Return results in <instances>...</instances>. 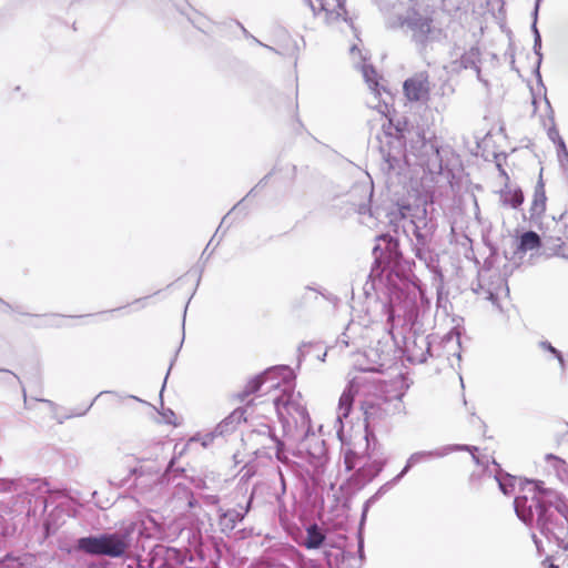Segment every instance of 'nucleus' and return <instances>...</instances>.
Segmentation results:
<instances>
[{"mask_svg":"<svg viewBox=\"0 0 568 568\" xmlns=\"http://www.w3.org/2000/svg\"><path fill=\"white\" fill-rule=\"evenodd\" d=\"M541 245L540 236L534 232H525L519 240L518 252L526 253L539 248Z\"/></svg>","mask_w":568,"mask_h":568,"instance_id":"26","label":"nucleus"},{"mask_svg":"<svg viewBox=\"0 0 568 568\" xmlns=\"http://www.w3.org/2000/svg\"><path fill=\"white\" fill-rule=\"evenodd\" d=\"M381 342L376 346L353 354V365L361 372H382L389 362V353Z\"/></svg>","mask_w":568,"mask_h":568,"instance_id":"11","label":"nucleus"},{"mask_svg":"<svg viewBox=\"0 0 568 568\" xmlns=\"http://www.w3.org/2000/svg\"><path fill=\"white\" fill-rule=\"evenodd\" d=\"M385 464L386 459L383 452H379L376 447L363 455L352 449L346 450L344 455L346 470L357 468V480L362 485L372 481L383 470Z\"/></svg>","mask_w":568,"mask_h":568,"instance_id":"7","label":"nucleus"},{"mask_svg":"<svg viewBox=\"0 0 568 568\" xmlns=\"http://www.w3.org/2000/svg\"><path fill=\"white\" fill-rule=\"evenodd\" d=\"M499 199L504 206L517 209L524 202V194L520 189H510L506 186L500 191Z\"/></svg>","mask_w":568,"mask_h":568,"instance_id":"23","label":"nucleus"},{"mask_svg":"<svg viewBox=\"0 0 568 568\" xmlns=\"http://www.w3.org/2000/svg\"><path fill=\"white\" fill-rule=\"evenodd\" d=\"M442 342L445 348L449 347L450 344L459 346L460 335L456 329H453L443 338Z\"/></svg>","mask_w":568,"mask_h":568,"instance_id":"32","label":"nucleus"},{"mask_svg":"<svg viewBox=\"0 0 568 568\" xmlns=\"http://www.w3.org/2000/svg\"><path fill=\"white\" fill-rule=\"evenodd\" d=\"M399 480H395V477L387 481L386 484H384L378 490L377 493L366 503V506H365V510L364 513H366V508L368 506V504L373 500V499H376L378 496H381L382 494L386 493L388 489H390L395 484H397ZM363 516H365V514H363Z\"/></svg>","mask_w":568,"mask_h":568,"instance_id":"35","label":"nucleus"},{"mask_svg":"<svg viewBox=\"0 0 568 568\" xmlns=\"http://www.w3.org/2000/svg\"><path fill=\"white\" fill-rule=\"evenodd\" d=\"M534 541L536 546L539 548V540L537 539L536 535H532Z\"/></svg>","mask_w":568,"mask_h":568,"instance_id":"46","label":"nucleus"},{"mask_svg":"<svg viewBox=\"0 0 568 568\" xmlns=\"http://www.w3.org/2000/svg\"><path fill=\"white\" fill-rule=\"evenodd\" d=\"M131 547L129 530L103 532L95 536L81 537L75 548L91 556L121 558Z\"/></svg>","mask_w":568,"mask_h":568,"instance_id":"6","label":"nucleus"},{"mask_svg":"<svg viewBox=\"0 0 568 568\" xmlns=\"http://www.w3.org/2000/svg\"><path fill=\"white\" fill-rule=\"evenodd\" d=\"M252 497L247 501L244 511L241 513L236 509H229L222 513L219 517V526L223 534H230L236 527L237 523L242 521L245 515L250 511Z\"/></svg>","mask_w":568,"mask_h":568,"instance_id":"20","label":"nucleus"},{"mask_svg":"<svg viewBox=\"0 0 568 568\" xmlns=\"http://www.w3.org/2000/svg\"><path fill=\"white\" fill-rule=\"evenodd\" d=\"M4 568H41L33 555L23 554L20 557L7 556L2 561Z\"/></svg>","mask_w":568,"mask_h":568,"instance_id":"22","label":"nucleus"},{"mask_svg":"<svg viewBox=\"0 0 568 568\" xmlns=\"http://www.w3.org/2000/svg\"><path fill=\"white\" fill-rule=\"evenodd\" d=\"M365 440H367V444H366V446H367V452H371L372 449H369L368 437H365Z\"/></svg>","mask_w":568,"mask_h":568,"instance_id":"49","label":"nucleus"},{"mask_svg":"<svg viewBox=\"0 0 568 568\" xmlns=\"http://www.w3.org/2000/svg\"><path fill=\"white\" fill-rule=\"evenodd\" d=\"M93 403H95V399H92V403H90L88 408L83 413H81L80 415H84L90 409V407L93 406Z\"/></svg>","mask_w":568,"mask_h":568,"instance_id":"44","label":"nucleus"},{"mask_svg":"<svg viewBox=\"0 0 568 568\" xmlns=\"http://www.w3.org/2000/svg\"><path fill=\"white\" fill-rule=\"evenodd\" d=\"M349 51L355 65L361 69L363 78L365 82L368 84L369 89L373 92L379 94V84L377 81V73L375 69L372 65L365 63L366 58L362 54V51L358 49L356 44L352 45Z\"/></svg>","mask_w":568,"mask_h":568,"instance_id":"18","label":"nucleus"},{"mask_svg":"<svg viewBox=\"0 0 568 568\" xmlns=\"http://www.w3.org/2000/svg\"><path fill=\"white\" fill-rule=\"evenodd\" d=\"M455 450H469V452H473V450H477V448L476 447L466 446V445H448V446L436 448L434 450L416 452V453L412 454L408 457L405 467L395 477V480H400L408 473V470L413 466H415V465H417L419 463L429 460V459L445 457V456H447L448 454H450V453H453Z\"/></svg>","mask_w":568,"mask_h":568,"instance_id":"13","label":"nucleus"},{"mask_svg":"<svg viewBox=\"0 0 568 568\" xmlns=\"http://www.w3.org/2000/svg\"><path fill=\"white\" fill-rule=\"evenodd\" d=\"M540 346H541L544 349H546V351H548V352L552 353V354L557 357V359H558V362H559V364H560L561 368H565V361H564L562 354H561L557 348H555V347H554L550 343H548V342H541V343H540Z\"/></svg>","mask_w":568,"mask_h":568,"instance_id":"34","label":"nucleus"},{"mask_svg":"<svg viewBox=\"0 0 568 568\" xmlns=\"http://www.w3.org/2000/svg\"><path fill=\"white\" fill-rule=\"evenodd\" d=\"M244 412L235 409L226 418H224L215 428L214 434L217 436H224L235 430L236 426L244 419Z\"/></svg>","mask_w":568,"mask_h":568,"instance_id":"21","label":"nucleus"},{"mask_svg":"<svg viewBox=\"0 0 568 568\" xmlns=\"http://www.w3.org/2000/svg\"><path fill=\"white\" fill-rule=\"evenodd\" d=\"M362 408L364 410L365 419L368 423L374 422L375 419L381 417V415L378 413V408L374 403L365 400L362 404Z\"/></svg>","mask_w":568,"mask_h":568,"instance_id":"30","label":"nucleus"},{"mask_svg":"<svg viewBox=\"0 0 568 568\" xmlns=\"http://www.w3.org/2000/svg\"><path fill=\"white\" fill-rule=\"evenodd\" d=\"M292 379L283 382L281 394L273 396V406L287 436L304 430L311 424L302 395L291 387Z\"/></svg>","mask_w":568,"mask_h":568,"instance_id":"5","label":"nucleus"},{"mask_svg":"<svg viewBox=\"0 0 568 568\" xmlns=\"http://www.w3.org/2000/svg\"><path fill=\"white\" fill-rule=\"evenodd\" d=\"M539 3H540V0H537L536 6H535V18L538 17Z\"/></svg>","mask_w":568,"mask_h":568,"instance_id":"42","label":"nucleus"},{"mask_svg":"<svg viewBox=\"0 0 568 568\" xmlns=\"http://www.w3.org/2000/svg\"><path fill=\"white\" fill-rule=\"evenodd\" d=\"M407 144L402 155L400 151L393 153L382 148L381 152L385 161L386 170L395 174H402L405 166L419 165L430 173L442 171V158L436 138L417 128L407 132Z\"/></svg>","mask_w":568,"mask_h":568,"instance_id":"2","label":"nucleus"},{"mask_svg":"<svg viewBox=\"0 0 568 568\" xmlns=\"http://www.w3.org/2000/svg\"><path fill=\"white\" fill-rule=\"evenodd\" d=\"M547 458H548V459H555L556 462H558V463H562V464H564V462H562L561 459H558L557 457H555V456H552V455H548V456H547Z\"/></svg>","mask_w":568,"mask_h":568,"instance_id":"43","label":"nucleus"},{"mask_svg":"<svg viewBox=\"0 0 568 568\" xmlns=\"http://www.w3.org/2000/svg\"><path fill=\"white\" fill-rule=\"evenodd\" d=\"M180 12L187 18V20L197 28L200 27V13L193 10L190 6L185 4L179 8Z\"/></svg>","mask_w":568,"mask_h":568,"instance_id":"31","label":"nucleus"},{"mask_svg":"<svg viewBox=\"0 0 568 568\" xmlns=\"http://www.w3.org/2000/svg\"><path fill=\"white\" fill-rule=\"evenodd\" d=\"M547 568H558L555 564L550 562Z\"/></svg>","mask_w":568,"mask_h":568,"instance_id":"48","label":"nucleus"},{"mask_svg":"<svg viewBox=\"0 0 568 568\" xmlns=\"http://www.w3.org/2000/svg\"><path fill=\"white\" fill-rule=\"evenodd\" d=\"M356 328V325L355 324H351L347 328H346V332H344L342 334V337L338 338L337 341V344L335 347H338V348H343V347H347L348 344H349V341H348V337H349V334L353 333Z\"/></svg>","mask_w":568,"mask_h":568,"instance_id":"33","label":"nucleus"},{"mask_svg":"<svg viewBox=\"0 0 568 568\" xmlns=\"http://www.w3.org/2000/svg\"><path fill=\"white\" fill-rule=\"evenodd\" d=\"M534 16V22H532V26H531V30L534 32V52L535 54L537 55V63L540 64L541 62V59H542V54L540 52L541 50V37H540V33L537 29V17L535 18V13L532 14Z\"/></svg>","mask_w":568,"mask_h":568,"instance_id":"29","label":"nucleus"},{"mask_svg":"<svg viewBox=\"0 0 568 568\" xmlns=\"http://www.w3.org/2000/svg\"><path fill=\"white\" fill-rule=\"evenodd\" d=\"M252 39H253L256 43H258V44H261V45H264L263 43H261V42L258 41V39H256V38H254V37H252Z\"/></svg>","mask_w":568,"mask_h":568,"instance_id":"50","label":"nucleus"},{"mask_svg":"<svg viewBox=\"0 0 568 568\" xmlns=\"http://www.w3.org/2000/svg\"><path fill=\"white\" fill-rule=\"evenodd\" d=\"M528 494L515 498V511L519 519L535 526L542 536L557 545L568 548V506L561 495L544 487L542 481H528Z\"/></svg>","mask_w":568,"mask_h":568,"instance_id":"1","label":"nucleus"},{"mask_svg":"<svg viewBox=\"0 0 568 568\" xmlns=\"http://www.w3.org/2000/svg\"><path fill=\"white\" fill-rule=\"evenodd\" d=\"M496 480L498 483L499 489L505 495H510L511 493H514L515 485H516V481H517V479L515 477L506 474L504 476H497Z\"/></svg>","mask_w":568,"mask_h":568,"instance_id":"28","label":"nucleus"},{"mask_svg":"<svg viewBox=\"0 0 568 568\" xmlns=\"http://www.w3.org/2000/svg\"><path fill=\"white\" fill-rule=\"evenodd\" d=\"M93 403H95V399H92V403H90L88 408L83 413H81L80 415H84L90 409V407L93 406Z\"/></svg>","mask_w":568,"mask_h":568,"instance_id":"45","label":"nucleus"},{"mask_svg":"<svg viewBox=\"0 0 568 568\" xmlns=\"http://www.w3.org/2000/svg\"><path fill=\"white\" fill-rule=\"evenodd\" d=\"M18 481L14 479H0V491H12L17 490Z\"/></svg>","mask_w":568,"mask_h":568,"instance_id":"36","label":"nucleus"},{"mask_svg":"<svg viewBox=\"0 0 568 568\" xmlns=\"http://www.w3.org/2000/svg\"><path fill=\"white\" fill-rule=\"evenodd\" d=\"M294 378V373L288 366H276L268 368L262 375H258L247 382L240 394L241 400H244L251 394L260 390L263 385L270 383L267 390H280L281 382H287Z\"/></svg>","mask_w":568,"mask_h":568,"instance_id":"10","label":"nucleus"},{"mask_svg":"<svg viewBox=\"0 0 568 568\" xmlns=\"http://www.w3.org/2000/svg\"><path fill=\"white\" fill-rule=\"evenodd\" d=\"M402 27L407 28L417 45H426L443 37V30L433 24V19L416 9H409L406 12L402 18Z\"/></svg>","mask_w":568,"mask_h":568,"instance_id":"8","label":"nucleus"},{"mask_svg":"<svg viewBox=\"0 0 568 568\" xmlns=\"http://www.w3.org/2000/svg\"><path fill=\"white\" fill-rule=\"evenodd\" d=\"M346 0H305L313 14L322 19L327 24L346 23L354 29L353 21L348 17L345 7Z\"/></svg>","mask_w":568,"mask_h":568,"instance_id":"9","label":"nucleus"},{"mask_svg":"<svg viewBox=\"0 0 568 568\" xmlns=\"http://www.w3.org/2000/svg\"><path fill=\"white\" fill-rule=\"evenodd\" d=\"M325 540V536L317 525H311L306 530V538L303 545L307 549H317Z\"/></svg>","mask_w":568,"mask_h":568,"instance_id":"25","label":"nucleus"},{"mask_svg":"<svg viewBox=\"0 0 568 568\" xmlns=\"http://www.w3.org/2000/svg\"><path fill=\"white\" fill-rule=\"evenodd\" d=\"M290 437L297 440L300 449L306 452L313 459L321 460L325 456V442L313 432L311 424L304 430L293 433Z\"/></svg>","mask_w":568,"mask_h":568,"instance_id":"14","label":"nucleus"},{"mask_svg":"<svg viewBox=\"0 0 568 568\" xmlns=\"http://www.w3.org/2000/svg\"><path fill=\"white\" fill-rule=\"evenodd\" d=\"M480 51L477 47H471L466 51L459 60L452 61L447 69L452 72H459L464 69H475L478 79H480V70L478 67Z\"/></svg>","mask_w":568,"mask_h":568,"instance_id":"19","label":"nucleus"},{"mask_svg":"<svg viewBox=\"0 0 568 568\" xmlns=\"http://www.w3.org/2000/svg\"><path fill=\"white\" fill-rule=\"evenodd\" d=\"M348 196V202L355 212L361 215L369 213L373 196V184L369 182L358 183L353 186Z\"/></svg>","mask_w":568,"mask_h":568,"instance_id":"15","label":"nucleus"},{"mask_svg":"<svg viewBox=\"0 0 568 568\" xmlns=\"http://www.w3.org/2000/svg\"><path fill=\"white\" fill-rule=\"evenodd\" d=\"M404 92L409 101L426 102L429 98V82L425 73H418L404 82Z\"/></svg>","mask_w":568,"mask_h":568,"instance_id":"17","label":"nucleus"},{"mask_svg":"<svg viewBox=\"0 0 568 568\" xmlns=\"http://www.w3.org/2000/svg\"><path fill=\"white\" fill-rule=\"evenodd\" d=\"M23 403L27 405V396L24 395Z\"/></svg>","mask_w":568,"mask_h":568,"instance_id":"51","label":"nucleus"},{"mask_svg":"<svg viewBox=\"0 0 568 568\" xmlns=\"http://www.w3.org/2000/svg\"><path fill=\"white\" fill-rule=\"evenodd\" d=\"M546 209V194L544 184L539 182L534 192V199L530 206L531 216H539L545 212Z\"/></svg>","mask_w":568,"mask_h":568,"instance_id":"24","label":"nucleus"},{"mask_svg":"<svg viewBox=\"0 0 568 568\" xmlns=\"http://www.w3.org/2000/svg\"><path fill=\"white\" fill-rule=\"evenodd\" d=\"M272 440L276 444V458L281 462H284L285 457L283 455L284 444L278 438L272 435Z\"/></svg>","mask_w":568,"mask_h":568,"instance_id":"37","label":"nucleus"},{"mask_svg":"<svg viewBox=\"0 0 568 568\" xmlns=\"http://www.w3.org/2000/svg\"><path fill=\"white\" fill-rule=\"evenodd\" d=\"M37 400L45 403L47 405H49V407L51 409H55L57 408V405L53 402L49 400V399L37 398Z\"/></svg>","mask_w":568,"mask_h":568,"instance_id":"40","label":"nucleus"},{"mask_svg":"<svg viewBox=\"0 0 568 568\" xmlns=\"http://www.w3.org/2000/svg\"><path fill=\"white\" fill-rule=\"evenodd\" d=\"M377 242L373 250L375 261L385 268L392 270L397 266L402 257L398 240L390 234H382L377 236Z\"/></svg>","mask_w":568,"mask_h":568,"instance_id":"12","label":"nucleus"},{"mask_svg":"<svg viewBox=\"0 0 568 568\" xmlns=\"http://www.w3.org/2000/svg\"><path fill=\"white\" fill-rule=\"evenodd\" d=\"M556 143H557L558 158L559 159H561V156L567 158L568 152H567L566 144H565L564 140L561 138H558Z\"/></svg>","mask_w":568,"mask_h":568,"instance_id":"38","label":"nucleus"},{"mask_svg":"<svg viewBox=\"0 0 568 568\" xmlns=\"http://www.w3.org/2000/svg\"><path fill=\"white\" fill-rule=\"evenodd\" d=\"M215 437H217V435H215V434H214V432H212V433H210V434L205 435V436H204V438H203L202 445H203L204 447L209 446V445L213 442V439H214Z\"/></svg>","mask_w":568,"mask_h":568,"instance_id":"39","label":"nucleus"},{"mask_svg":"<svg viewBox=\"0 0 568 568\" xmlns=\"http://www.w3.org/2000/svg\"><path fill=\"white\" fill-rule=\"evenodd\" d=\"M387 216L388 222L394 225L396 232L398 227H403L404 232H406V223L410 225L415 236V255L429 267L435 261L430 244L437 229V223L432 216H428L426 207L424 205H399L392 210Z\"/></svg>","mask_w":568,"mask_h":568,"instance_id":"3","label":"nucleus"},{"mask_svg":"<svg viewBox=\"0 0 568 568\" xmlns=\"http://www.w3.org/2000/svg\"><path fill=\"white\" fill-rule=\"evenodd\" d=\"M549 136H550V139H551V140H554L555 142H557L558 138H560L557 131H550V132H549Z\"/></svg>","mask_w":568,"mask_h":568,"instance_id":"41","label":"nucleus"},{"mask_svg":"<svg viewBox=\"0 0 568 568\" xmlns=\"http://www.w3.org/2000/svg\"><path fill=\"white\" fill-rule=\"evenodd\" d=\"M365 382L366 381L364 376H355L349 381L348 386L342 393L338 402L336 416V419L339 424H342L343 418H346L349 415L354 396L355 394L361 392Z\"/></svg>","mask_w":568,"mask_h":568,"instance_id":"16","label":"nucleus"},{"mask_svg":"<svg viewBox=\"0 0 568 568\" xmlns=\"http://www.w3.org/2000/svg\"><path fill=\"white\" fill-rule=\"evenodd\" d=\"M388 322L394 323L396 318L404 320V324L409 326L413 331L405 341V352L407 359L410 363L423 364L429 356H433L432 344L429 335L416 334L415 325L418 320V308L412 298L405 297L403 302L395 303L394 297H390L389 305L387 306Z\"/></svg>","mask_w":568,"mask_h":568,"instance_id":"4","label":"nucleus"},{"mask_svg":"<svg viewBox=\"0 0 568 568\" xmlns=\"http://www.w3.org/2000/svg\"><path fill=\"white\" fill-rule=\"evenodd\" d=\"M133 474L136 476V480H140L141 484L145 485L156 484L160 479V468L153 465L148 468L146 473L141 467L139 469H134Z\"/></svg>","mask_w":568,"mask_h":568,"instance_id":"27","label":"nucleus"},{"mask_svg":"<svg viewBox=\"0 0 568 568\" xmlns=\"http://www.w3.org/2000/svg\"><path fill=\"white\" fill-rule=\"evenodd\" d=\"M488 300H490V301L495 300V296H494V294L491 292L488 293Z\"/></svg>","mask_w":568,"mask_h":568,"instance_id":"47","label":"nucleus"}]
</instances>
